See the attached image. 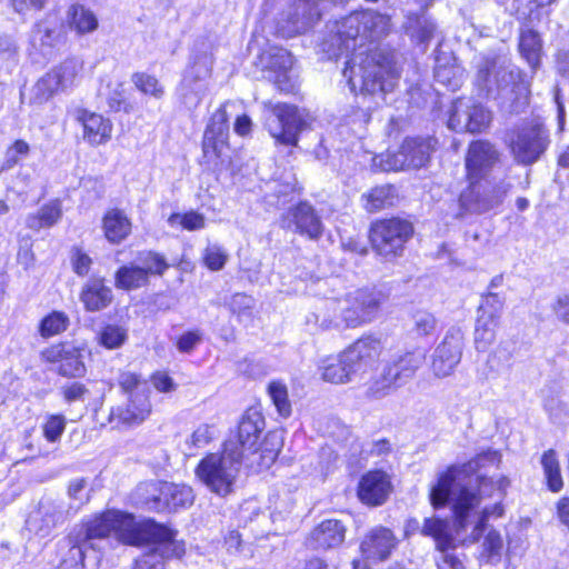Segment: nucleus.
Wrapping results in <instances>:
<instances>
[{"label": "nucleus", "mask_w": 569, "mask_h": 569, "mask_svg": "<svg viewBox=\"0 0 569 569\" xmlns=\"http://www.w3.org/2000/svg\"><path fill=\"white\" fill-rule=\"evenodd\" d=\"M389 17L376 11H356L335 26L336 33L323 50L330 57H338L353 50L347 61L343 77L352 92L376 93L393 90L398 81V71L393 59L378 48L366 46L386 34L389 30Z\"/></svg>", "instance_id": "f257e3e1"}, {"label": "nucleus", "mask_w": 569, "mask_h": 569, "mask_svg": "<svg viewBox=\"0 0 569 569\" xmlns=\"http://www.w3.org/2000/svg\"><path fill=\"white\" fill-rule=\"evenodd\" d=\"M500 455L493 450L483 451L467 463L452 466L440 475L430 491V501L435 508L443 507L450 499L455 515L456 532L459 536L471 527V532L465 538L470 543L477 542L490 518L502 517L505 510L501 503H495L477 510L482 497L487 493L488 479L477 477L475 485L471 475L489 465H498Z\"/></svg>", "instance_id": "f03ea898"}, {"label": "nucleus", "mask_w": 569, "mask_h": 569, "mask_svg": "<svg viewBox=\"0 0 569 569\" xmlns=\"http://www.w3.org/2000/svg\"><path fill=\"white\" fill-rule=\"evenodd\" d=\"M242 460L243 452L230 439L223 443L222 452L206 455L194 472L210 491L224 497L232 491Z\"/></svg>", "instance_id": "7ed1b4c3"}, {"label": "nucleus", "mask_w": 569, "mask_h": 569, "mask_svg": "<svg viewBox=\"0 0 569 569\" xmlns=\"http://www.w3.org/2000/svg\"><path fill=\"white\" fill-rule=\"evenodd\" d=\"M387 300V296L375 288H360L346 293L342 298L328 303L333 320L346 327L357 328L375 321Z\"/></svg>", "instance_id": "20e7f679"}, {"label": "nucleus", "mask_w": 569, "mask_h": 569, "mask_svg": "<svg viewBox=\"0 0 569 569\" xmlns=\"http://www.w3.org/2000/svg\"><path fill=\"white\" fill-rule=\"evenodd\" d=\"M140 522H136L134 518L118 510H108L106 512L93 516L77 527L76 541L91 539H102L109 535L126 543L134 546L139 543L138 532Z\"/></svg>", "instance_id": "39448f33"}, {"label": "nucleus", "mask_w": 569, "mask_h": 569, "mask_svg": "<svg viewBox=\"0 0 569 569\" xmlns=\"http://www.w3.org/2000/svg\"><path fill=\"white\" fill-rule=\"evenodd\" d=\"M213 63L212 47L197 44L178 89L181 102L188 108L197 107L208 91L207 81L212 74Z\"/></svg>", "instance_id": "423d86ee"}, {"label": "nucleus", "mask_w": 569, "mask_h": 569, "mask_svg": "<svg viewBox=\"0 0 569 569\" xmlns=\"http://www.w3.org/2000/svg\"><path fill=\"white\" fill-rule=\"evenodd\" d=\"M436 141L431 138H407L399 150L386 152L373 158V164L383 171H400L423 167L435 149Z\"/></svg>", "instance_id": "0eeeda50"}, {"label": "nucleus", "mask_w": 569, "mask_h": 569, "mask_svg": "<svg viewBox=\"0 0 569 569\" xmlns=\"http://www.w3.org/2000/svg\"><path fill=\"white\" fill-rule=\"evenodd\" d=\"M83 70V61L68 58L40 78L31 89L30 103L42 104L59 91L73 86Z\"/></svg>", "instance_id": "6e6552de"}, {"label": "nucleus", "mask_w": 569, "mask_h": 569, "mask_svg": "<svg viewBox=\"0 0 569 569\" xmlns=\"http://www.w3.org/2000/svg\"><path fill=\"white\" fill-rule=\"evenodd\" d=\"M412 232L411 223L406 220L399 218L379 220L370 228V241L378 254L389 259L402 251L403 244Z\"/></svg>", "instance_id": "1a4fd4ad"}, {"label": "nucleus", "mask_w": 569, "mask_h": 569, "mask_svg": "<svg viewBox=\"0 0 569 569\" xmlns=\"http://www.w3.org/2000/svg\"><path fill=\"white\" fill-rule=\"evenodd\" d=\"M77 511L78 507L67 506L63 499L44 497L40 500L38 508L30 513L27 520L28 530L46 538Z\"/></svg>", "instance_id": "9d476101"}, {"label": "nucleus", "mask_w": 569, "mask_h": 569, "mask_svg": "<svg viewBox=\"0 0 569 569\" xmlns=\"http://www.w3.org/2000/svg\"><path fill=\"white\" fill-rule=\"evenodd\" d=\"M470 184L459 198V212L457 217L462 218L467 213H482L499 206L509 191L510 186L500 183L491 186L479 180H469Z\"/></svg>", "instance_id": "9b49d317"}, {"label": "nucleus", "mask_w": 569, "mask_h": 569, "mask_svg": "<svg viewBox=\"0 0 569 569\" xmlns=\"http://www.w3.org/2000/svg\"><path fill=\"white\" fill-rule=\"evenodd\" d=\"M423 356L420 352H406L387 366L381 378L368 389L371 397L380 398L403 385L421 367Z\"/></svg>", "instance_id": "f8f14e48"}, {"label": "nucleus", "mask_w": 569, "mask_h": 569, "mask_svg": "<svg viewBox=\"0 0 569 569\" xmlns=\"http://www.w3.org/2000/svg\"><path fill=\"white\" fill-rule=\"evenodd\" d=\"M140 491L148 493L144 502L150 509L161 511L164 509L177 510L193 503V491L189 486L176 483H144Z\"/></svg>", "instance_id": "ddd939ff"}, {"label": "nucleus", "mask_w": 569, "mask_h": 569, "mask_svg": "<svg viewBox=\"0 0 569 569\" xmlns=\"http://www.w3.org/2000/svg\"><path fill=\"white\" fill-rule=\"evenodd\" d=\"M305 120L299 110L289 104L269 106L266 127L277 142L295 146Z\"/></svg>", "instance_id": "4468645a"}, {"label": "nucleus", "mask_w": 569, "mask_h": 569, "mask_svg": "<svg viewBox=\"0 0 569 569\" xmlns=\"http://www.w3.org/2000/svg\"><path fill=\"white\" fill-rule=\"evenodd\" d=\"M138 533L139 543L136 546L157 545L152 552H157L162 561L164 558L179 559L186 552L184 542L176 539V531L153 520L149 519L140 522Z\"/></svg>", "instance_id": "2eb2a0df"}, {"label": "nucleus", "mask_w": 569, "mask_h": 569, "mask_svg": "<svg viewBox=\"0 0 569 569\" xmlns=\"http://www.w3.org/2000/svg\"><path fill=\"white\" fill-rule=\"evenodd\" d=\"M463 335L460 329H449L441 342L435 348L430 360V370L436 378L451 376L462 358Z\"/></svg>", "instance_id": "dca6fc26"}, {"label": "nucleus", "mask_w": 569, "mask_h": 569, "mask_svg": "<svg viewBox=\"0 0 569 569\" xmlns=\"http://www.w3.org/2000/svg\"><path fill=\"white\" fill-rule=\"evenodd\" d=\"M233 106V102L227 101L210 118L202 142L203 157L208 162L217 163L224 156L226 149H228L229 114L227 109Z\"/></svg>", "instance_id": "f3484780"}, {"label": "nucleus", "mask_w": 569, "mask_h": 569, "mask_svg": "<svg viewBox=\"0 0 569 569\" xmlns=\"http://www.w3.org/2000/svg\"><path fill=\"white\" fill-rule=\"evenodd\" d=\"M547 146V134L539 123L526 124L517 129L510 141L515 159L523 164L536 162Z\"/></svg>", "instance_id": "a211bd4d"}, {"label": "nucleus", "mask_w": 569, "mask_h": 569, "mask_svg": "<svg viewBox=\"0 0 569 569\" xmlns=\"http://www.w3.org/2000/svg\"><path fill=\"white\" fill-rule=\"evenodd\" d=\"M281 227L310 240H318L323 233L321 218L308 202L290 207L281 218Z\"/></svg>", "instance_id": "6ab92c4d"}, {"label": "nucleus", "mask_w": 569, "mask_h": 569, "mask_svg": "<svg viewBox=\"0 0 569 569\" xmlns=\"http://www.w3.org/2000/svg\"><path fill=\"white\" fill-rule=\"evenodd\" d=\"M41 357L63 377H82L86 372L81 352L73 346L67 343L50 346L41 352Z\"/></svg>", "instance_id": "aec40b11"}, {"label": "nucleus", "mask_w": 569, "mask_h": 569, "mask_svg": "<svg viewBox=\"0 0 569 569\" xmlns=\"http://www.w3.org/2000/svg\"><path fill=\"white\" fill-rule=\"evenodd\" d=\"M152 406L149 395L139 393L129 397L127 403L111 409L109 422L114 427H131L142 423L151 413Z\"/></svg>", "instance_id": "412c9836"}, {"label": "nucleus", "mask_w": 569, "mask_h": 569, "mask_svg": "<svg viewBox=\"0 0 569 569\" xmlns=\"http://www.w3.org/2000/svg\"><path fill=\"white\" fill-rule=\"evenodd\" d=\"M392 491L388 473L382 470H371L362 476L358 485V497L368 506L382 505Z\"/></svg>", "instance_id": "4be33fe9"}, {"label": "nucleus", "mask_w": 569, "mask_h": 569, "mask_svg": "<svg viewBox=\"0 0 569 569\" xmlns=\"http://www.w3.org/2000/svg\"><path fill=\"white\" fill-rule=\"evenodd\" d=\"M260 62L264 69L276 73L272 80L280 91H290L292 89L288 71L293 64V58L288 50L271 47L260 56Z\"/></svg>", "instance_id": "5701e85b"}, {"label": "nucleus", "mask_w": 569, "mask_h": 569, "mask_svg": "<svg viewBox=\"0 0 569 569\" xmlns=\"http://www.w3.org/2000/svg\"><path fill=\"white\" fill-rule=\"evenodd\" d=\"M498 160V152L495 147L487 141H475L470 144L466 158V169L469 180H479Z\"/></svg>", "instance_id": "b1692460"}, {"label": "nucleus", "mask_w": 569, "mask_h": 569, "mask_svg": "<svg viewBox=\"0 0 569 569\" xmlns=\"http://www.w3.org/2000/svg\"><path fill=\"white\" fill-rule=\"evenodd\" d=\"M76 120L82 124L83 139L90 144H104L111 139L112 122L108 118L86 109H79L76 112Z\"/></svg>", "instance_id": "393cba45"}, {"label": "nucleus", "mask_w": 569, "mask_h": 569, "mask_svg": "<svg viewBox=\"0 0 569 569\" xmlns=\"http://www.w3.org/2000/svg\"><path fill=\"white\" fill-rule=\"evenodd\" d=\"M395 547L396 538L391 530L377 527L363 538L360 550L366 560L382 561L390 556Z\"/></svg>", "instance_id": "a878e982"}, {"label": "nucleus", "mask_w": 569, "mask_h": 569, "mask_svg": "<svg viewBox=\"0 0 569 569\" xmlns=\"http://www.w3.org/2000/svg\"><path fill=\"white\" fill-rule=\"evenodd\" d=\"M263 429L264 419L260 410L249 408L240 419L237 440L232 441L238 447V450L244 453L256 447Z\"/></svg>", "instance_id": "bb28decb"}, {"label": "nucleus", "mask_w": 569, "mask_h": 569, "mask_svg": "<svg viewBox=\"0 0 569 569\" xmlns=\"http://www.w3.org/2000/svg\"><path fill=\"white\" fill-rule=\"evenodd\" d=\"M346 526L337 519H327L319 523L311 532L310 543L315 548L330 549L345 541Z\"/></svg>", "instance_id": "cd10ccee"}, {"label": "nucleus", "mask_w": 569, "mask_h": 569, "mask_svg": "<svg viewBox=\"0 0 569 569\" xmlns=\"http://www.w3.org/2000/svg\"><path fill=\"white\" fill-rule=\"evenodd\" d=\"M80 300L87 311H100L111 303L112 290L104 284L103 279L92 278L82 287Z\"/></svg>", "instance_id": "c85d7f7f"}, {"label": "nucleus", "mask_w": 569, "mask_h": 569, "mask_svg": "<svg viewBox=\"0 0 569 569\" xmlns=\"http://www.w3.org/2000/svg\"><path fill=\"white\" fill-rule=\"evenodd\" d=\"M267 445L271 446V450L260 448L244 452L243 460H247V466L256 471L268 469L276 461L281 448L282 437L278 431H272L267 435Z\"/></svg>", "instance_id": "c756f323"}, {"label": "nucleus", "mask_w": 569, "mask_h": 569, "mask_svg": "<svg viewBox=\"0 0 569 569\" xmlns=\"http://www.w3.org/2000/svg\"><path fill=\"white\" fill-rule=\"evenodd\" d=\"M267 445L271 446V450L260 448L244 452L243 460H247V466L256 471L268 469L276 461L281 448L282 437L278 431H272L267 435Z\"/></svg>", "instance_id": "7c9ffc66"}, {"label": "nucleus", "mask_w": 569, "mask_h": 569, "mask_svg": "<svg viewBox=\"0 0 569 569\" xmlns=\"http://www.w3.org/2000/svg\"><path fill=\"white\" fill-rule=\"evenodd\" d=\"M381 349L382 346L380 339L367 336L358 339L355 343L348 347L345 352L347 359L353 363L357 370H359L362 365H368L375 361L379 357Z\"/></svg>", "instance_id": "2f4dec72"}, {"label": "nucleus", "mask_w": 569, "mask_h": 569, "mask_svg": "<svg viewBox=\"0 0 569 569\" xmlns=\"http://www.w3.org/2000/svg\"><path fill=\"white\" fill-rule=\"evenodd\" d=\"M356 371V367L347 359L345 351L336 357L327 358L321 366L322 379L335 385L350 382Z\"/></svg>", "instance_id": "473e14b6"}, {"label": "nucleus", "mask_w": 569, "mask_h": 569, "mask_svg": "<svg viewBox=\"0 0 569 569\" xmlns=\"http://www.w3.org/2000/svg\"><path fill=\"white\" fill-rule=\"evenodd\" d=\"M66 22L79 36L94 32L99 27L96 13L80 3L71 4L66 12Z\"/></svg>", "instance_id": "72a5a7b5"}, {"label": "nucleus", "mask_w": 569, "mask_h": 569, "mask_svg": "<svg viewBox=\"0 0 569 569\" xmlns=\"http://www.w3.org/2000/svg\"><path fill=\"white\" fill-rule=\"evenodd\" d=\"M102 228L108 241L120 243L130 234L131 221L123 211L111 209L103 217Z\"/></svg>", "instance_id": "f704fd0d"}, {"label": "nucleus", "mask_w": 569, "mask_h": 569, "mask_svg": "<svg viewBox=\"0 0 569 569\" xmlns=\"http://www.w3.org/2000/svg\"><path fill=\"white\" fill-rule=\"evenodd\" d=\"M62 217V206L60 200H51L43 204L36 213H31L26 218V226L31 230H40L51 228Z\"/></svg>", "instance_id": "c9c22d12"}, {"label": "nucleus", "mask_w": 569, "mask_h": 569, "mask_svg": "<svg viewBox=\"0 0 569 569\" xmlns=\"http://www.w3.org/2000/svg\"><path fill=\"white\" fill-rule=\"evenodd\" d=\"M149 279L144 269L139 267L136 260L129 264L122 266L116 272L114 284L119 289L133 290L148 284Z\"/></svg>", "instance_id": "e433bc0d"}, {"label": "nucleus", "mask_w": 569, "mask_h": 569, "mask_svg": "<svg viewBox=\"0 0 569 569\" xmlns=\"http://www.w3.org/2000/svg\"><path fill=\"white\" fill-rule=\"evenodd\" d=\"M219 436V430L213 423H201L184 441V453L196 456L198 450L209 446Z\"/></svg>", "instance_id": "4c0bfd02"}, {"label": "nucleus", "mask_w": 569, "mask_h": 569, "mask_svg": "<svg viewBox=\"0 0 569 569\" xmlns=\"http://www.w3.org/2000/svg\"><path fill=\"white\" fill-rule=\"evenodd\" d=\"M499 319L491 313H479L475 329V343L478 350H486L496 340Z\"/></svg>", "instance_id": "58836bf2"}, {"label": "nucleus", "mask_w": 569, "mask_h": 569, "mask_svg": "<svg viewBox=\"0 0 569 569\" xmlns=\"http://www.w3.org/2000/svg\"><path fill=\"white\" fill-rule=\"evenodd\" d=\"M421 532L423 536H431L436 540L438 549L441 551H446L452 547L453 539L446 520L435 517L428 518L425 520Z\"/></svg>", "instance_id": "ea45409f"}, {"label": "nucleus", "mask_w": 569, "mask_h": 569, "mask_svg": "<svg viewBox=\"0 0 569 569\" xmlns=\"http://www.w3.org/2000/svg\"><path fill=\"white\" fill-rule=\"evenodd\" d=\"M540 462L549 490L559 492L563 487V480L556 451L552 449L545 451Z\"/></svg>", "instance_id": "a19ab883"}, {"label": "nucleus", "mask_w": 569, "mask_h": 569, "mask_svg": "<svg viewBox=\"0 0 569 569\" xmlns=\"http://www.w3.org/2000/svg\"><path fill=\"white\" fill-rule=\"evenodd\" d=\"M362 198L366 200V209L372 212L393 206L397 197L395 188L386 184L372 188Z\"/></svg>", "instance_id": "79ce46f5"}, {"label": "nucleus", "mask_w": 569, "mask_h": 569, "mask_svg": "<svg viewBox=\"0 0 569 569\" xmlns=\"http://www.w3.org/2000/svg\"><path fill=\"white\" fill-rule=\"evenodd\" d=\"M60 39V30L56 22L43 20L36 24L31 34V43L40 48H52Z\"/></svg>", "instance_id": "37998d69"}, {"label": "nucleus", "mask_w": 569, "mask_h": 569, "mask_svg": "<svg viewBox=\"0 0 569 569\" xmlns=\"http://www.w3.org/2000/svg\"><path fill=\"white\" fill-rule=\"evenodd\" d=\"M471 99H457L451 108L448 127L455 131H467L470 119Z\"/></svg>", "instance_id": "c03bdc74"}, {"label": "nucleus", "mask_w": 569, "mask_h": 569, "mask_svg": "<svg viewBox=\"0 0 569 569\" xmlns=\"http://www.w3.org/2000/svg\"><path fill=\"white\" fill-rule=\"evenodd\" d=\"M520 52L526 60L535 68L539 63V53L541 49L540 38L537 32L527 30L521 33Z\"/></svg>", "instance_id": "a18cd8bd"}, {"label": "nucleus", "mask_w": 569, "mask_h": 569, "mask_svg": "<svg viewBox=\"0 0 569 569\" xmlns=\"http://www.w3.org/2000/svg\"><path fill=\"white\" fill-rule=\"evenodd\" d=\"M502 548L503 540L501 535L497 530L490 529L482 542V550L480 552L481 560L486 562H498L501 557Z\"/></svg>", "instance_id": "49530a36"}, {"label": "nucleus", "mask_w": 569, "mask_h": 569, "mask_svg": "<svg viewBox=\"0 0 569 569\" xmlns=\"http://www.w3.org/2000/svg\"><path fill=\"white\" fill-rule=\"evenodd\" d=\"M69 326V318L64 312L52 311L42 319L39 332L42 337L49 338L63 332Z\"/></svg>", "instance_id": "de8ad7c7"}, {"label": "nucleus", "mask_w": 569, "mask_h": 569, "mask_svg": "<svg viewBox=\"0 0 569 569\" xmlns=\"http://www.w3.org/2000/svg\"><path fill=\"white\" fill-rule=\"evenodd\" d=\"M118 385L123 393L128 395V398L138 396L139 393L149 395L147 381H144L140 375L131 371L120 372L118 377Z\"/></svg>", "instance_id": "09e8293b"}, {"label": "nucleus", "mask_w": 569, "mask_h": 569, "mask_svg": "<svg viewBox=\"0 0 569 569\" xmlns=\"http://www.w3.org/2000/svg\"><path fill=\"white\" fill-rule=\"evenodd\" d=\"M77 536V529L74 528L68 536L69 558L62 561V565L68 569H83L84 568V547L89 542L88 540L76 541L73 538Z\"/></svg>", "instance_id": "8fccbe9b"}, {"label": "nucleus", "mask_w": 569, "mask_h": 569, "mask_svg": "<svg viewBox=\"0 0 569 569\" xmlns=\"http://www.w3.org/2000/svg\"><path fill=\"white\" fill-rule=\"evenodd\" d=\"M167 221L168 224L172 228L180 226L182 229L188 231L200 230L204 228L206 224L204 216L196 211H189L186 213H172Z\"/></svg>", "instance_id": "3c124183"}, {"label": "nucleus", "mask_w": 569, "mask_h": 569, "mask_svg": "<svg viewBox=\"0 0 569 569\" xmlns=\"http://www.w3.org/2000/svg\"><path fill=\"white\" fill-rule=\"evenodd\" d=\"M136 262L144 269L148 279L151 274L161 276L169 267L163 256L152 251L141 253Z\"/></svg>", "instance_id": "603ef678"}, {"label": "nucleus", "mask_w": 569, "mask_h": 569, "mask_svg": "<svg viewBox=\"0 0 569 569\" xmlns=\"http://www.w3.org/2000/svg\"><path fill=\"white\" fill-rule=\"evenodd\" d=\"M268 391L278 412L282 417H289L291 413V405L288 399L286 385L280 381H272L268 387Z\"/></svg>", "instance_id": "864d4df0"}, {"label": "nucleus", "mask_w": 569, "mask_h": 569, "mask_svg": "<svg viewBox=\"0 0 569 569\" xmlns=\"http://www.w3.org/2000/svg\"><path fill=\"white\" fill-rule=\"evenodd\" d=\"M126 339V329L116 325H108L103 327L99 333V342L108 349H116L121 347Z\"/></svg>", "instance_id": "5fc2aeb1"}, {"label": "nucleus", "mask_w": 569, "mask_h": 569, "mask_svg": "<svg viewBox=\"0 0 569 569\" xmlns=\"http://www.w3.org/2000/svg\"><path fill=\"white\" fill-rule=\"evenodd\" d=\"M229 259L228 252L218 244H209L202 254L204 266L211 271L221 270Z\"/></svg>", "instance_id": "6e6d98bb"}, {"label": "nucleus", "mask_w": 569, "mask_h": 569, "mask_svg": "<svg viewBox=\"0 0 569 569\" xmlns=\"http://www.w3.org/2000/svg\"><path fill=\"white\" fill-rule=\"evenodd\" d=\"M437 319L426 310H417L412 315V330L417 336H429L435 332Z\"/></svg>", "instance_id": "4d7b16f0"}, {"label": "nucleus", "mask_w": 569, "mask_h": 569, "mask_svg": "<svg viewBox=\"0 0 569 569\" xmlns=\"http://www.w3.org/2000/svg\"><path fill=\"white\" fill-rule=\"evenodd\" d=\"M490 122L491 113L485 107H482L481 104H476L471 100L468 132H481L482 130L488 128Z\"/></svg>", "instance_id": "13d9d810"}, {"label": "nucleus", "mask_w": 569, "mask_h": 569, "mask_svg": "<svg viewBox=\"0 0 569 569\" xmlns=\"http://www.w3.org/2000/svg\"><path fill=\"white\" fill-rule=\"evenodd\" d=\"M136 87L144 94H150L157 99L163 94V88L159 84L157 78L146 73H136L132 78Z\"/></svg>", "instance_id": "bf43d9fd"}, {"label": "nucleus", "mask_w": 569, "mask_h": 569, "mask_svg": "<svg viewBox=\"0 0 569 569\" xmlns=\"http://www.w3.org/2000/svg\"><path fill=\"white\" fill-rule=\"evenodd\" d=\"M66 429V418L62 415H51L42 426L44 438L49 442L58 441Z\"/></svg>", "instance_id": "052dcab7"}, {"label": "nucleus", "mask_w": 569, "mask_h": 569, "mask_svg": "<svg viewBox=\"0 0 569 569\" xmlns=\"http://www.w3.org/2000/svg\"><path fill=\"white\" fill-rule=\"evenodd\" d=\"M253 306V298L244 293H236L229 301L231 312L237 315L239 318L249 317Z\"/></svg>", "instance_id": "680f3d73"}, {"label": "nucleus", "mask_w": 569, "mask_h": 569, "mask_svg": "<svg viewBox=\"0 0 569 569\" xmlns=\"http://www.w3.org/2000/svg\"><path fill=\"white\" fill-rule=\"evenodd\" d=\"M30 147L24 140H17L10 146L6 153L4 168L9 169L16 166L21 157L29 153Z\"/></svg>", "instance_id": "e2e57ef3"}, {"label": "nucleus", "mask_w": 569, "mask_h": 569, "mask_svg": "<svg viewBox=\"0 0 569 569\" xmlns=\"http://www.w3.org/2000/svg\"><path fill=\"white\" fill-rule=\"evenodd\" d=\"M505 300L498 293H488L483 297L479 307V313H491L495 318H500Z\"/></svg>", "instance_id": "0e129e2a"}, {"label": "nucleus", "mask_w": 569, "mask_h": 569, "mask_svg": "<svg viewBox=\"0 0 569 569\" xmlns=\"http://www.w3.org/2000/svg\"><path fill=\"white\" fill-rule=\"evenodd\" d=\"M436 30L435 24L426 18L418 19L416 24L411 27V37L420 42L431 39Z\"/></svg>", "instance_id": "69168bd1"}, {"label": "nucleus", "mask_w": 569, "mask_h": 569, "mask_svg": "<svg viewBox=\"0 0 569 569\" xmlns=\"http://www.w3.org/2000/svg\"><path fill=\"white\" fill-rule=\"evenodd\" d=\"M132 569H166V567L157 552H150L137 559Z\"/></svg>", "instance_id": "338daca9"}, {"label": "nucleus", "mask_w": 569, "mask_h": 569, "mask_svg": "<svg viewBox=\"0 0 569 569\" xmlns=\"http://www.w3.org/2000/svg\"><path fill=\"white\" fill-rule=\"evenodd\" d=\"M551 309L559 321L569 325V295L557 297Z\"/></svg>", "instance_id": "774afa93"}]
</instances>
